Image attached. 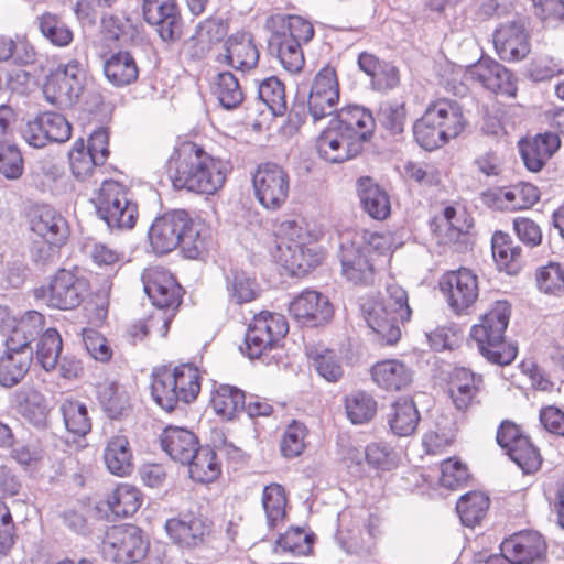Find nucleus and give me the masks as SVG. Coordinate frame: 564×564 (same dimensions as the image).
I'll use <instances>...</instances> for the list:
<instances>
[{"mask_svg": "<svg viewBox=\"0 0 564 564\" xmlns=\"http://www.w3.org/2000/svg\"><path fill=\"white\" fill-rule=\"evenodd\" d=\"M104 462L112 475L119 477L131 475L133 459L130 444L126 436L116 435L108 440L104 449Z\"/></svg>", "mask_w": 564, "mask_h": 564, "instance_id": "36", "label": "nucleus"}, {"mask_svg": "<svg viewBox=\"0 0 564 564\" xmlns=\"http://www.w3.org/2000/svg\"><path fill=\"white\" fill-rule=\"evenodd\" d=\"M306 97L310 116L314 123L333 115L340 97L335 67L326 64L315 74Z\"/></svg>", "mask_w": 564, "mask_h": 564, "instance_id": "13", "label": "nucleus"}, {"mask_svg": "<svg viewBox=\"0 0 564 564\" xmlns=\"http://www.w3.org/2000/svg\"><path fill=\"white\" fill-rule=\"evenodd\" d=\"M562 74H564V65L551 56L533 59L527 67V77L534 83L550 80Z\"/></svg>", "mask_w": 564, "mask_h": 564, "instance_id": "64", "label": "nucleus"}, {"mask_svg": "<svg viewBox=\"0 0 564 564\" xmlns=\"http://www.w3.org/2000/svg\"><path fill=\"white\" fill-rule=\"evenodd\" d=\"M261 503L270 529H275L285 523L289 497L282 485L271 482L265 486L262 491Z\"/></svg>", "mask_w": 564, "mask_h": 564, "instance_id": "37", "label": "nucleus"}, {"mask_svg": "<svg viewBox=\"0 0 564 564\" xmlns=\"http://www.w3.org/2000/svg\"><path fill=\"white\" fill-rule=\"evenodd\" d=\"M370 376L375 384L381 390L399 392L412 384L414 372L403 360L387 358L371 366Z\"/></svg>", "mask_w": 564, "mask_h": 564, "instance_id": "27", "label": "nucleus"}, {"mask_svg": "<svg viewBox=\"0 0 564 564\" xmlns=\"http://www.w3.org/2000/svg\"><path fill=\"white\" fill-rule=\"evenodd\" d=\"M289 312L303 326H319L333 317L334 310L327 296L305 290L290 303Z\"/></svg>", "mask_w": 564, "mask_h": 564, "instance_id": "24", "label": "nucleus"}, {"mask_svg": "<svg viewBox=\"0 0 564 564\" xmlns=\"http://www.w3.org/2000/svg\"><path fill=\"white\" fill-rule=\"evenodd\" d=\"M245 391L227 383L216 386L210 393L209 405L224 421H232L245 410Z\"/></svg>", "mask_w": 564, "mask_h": 564, "instance_id": "32", "label": "nucleus"}, {"mask_svg": "<svg viewBox=\"0 0 564 564\" xmlns=\"http://www.w3.org/2000/svg\"><path fill=\"white\" fill-rule=\"evenodd\" d=\"M368 326L379 336L384 345H395L401 338V326L410 322L412 310L409 295L397 282L386 285L384 293L368 300L362 305Z\"/></svg>", "mask_w": 564, "mask_h": 564, "instance_id": "3", "label": "nucleus"}, {"mask_svg": "<svg viewBox=\"0 0 564 564\" xmlns=\"http://www.w3.org/2000/svg\"><path fill=\"white\" fill-rule=\"evenodd\" d=\"M96 213L110 228L131 229L138 219V205L128 198L127 187L113 180H104L91 198Z\"/></svg>", "mask_w": 564, "mask_h": 564, "instance_id": "6", "label": "nucleus"}, {"mask_svg": "<svg viewBox=\"0 0 564 564\" xmlns=\"http://www.w3.org/2000/svg\"><path fill=\"white\" fill-rule=\"evenodd\" d=\"M37 26L43 37L54 46L66 47L73 42V31L54 13L41 14L37 18Z\"/></svg>", "mask_w": 564, "mask_h": 564, "instance_id": "51", "label": "nucleus"}, {"mask_svg": "<svg viewBox=\"0 0 564 564\" xmlns=\"http://www.w3.org/2000/svg\"><path fill=\"white\" fill-rule=\"evenodd\" d=\"M160 445L171 459L185 464L200 444L198 436L191 430L169 425L160 434Z\"/></svg>", "mask_w": 564, "mask_h": 564, "instance_id": "31", "label": "nucleus"}, {"mask_svg": "<svg viewBox=\"0 0 564 564\" xmlns=\"http://www.w3.org/2000/svg\"><path fill=\"white\" fill-rule=\"evenodd\" d=\"M86 72L76 59L59 64L47 75L43 94L47 101L58 108L75 105L84 91Z\"/></svg>", "mask_w": 564, "mask_h": 564, "instance_id": "7", "label": "nucleus"}, {"mask_svg": "<svg viewBox=\"0 0 564 564\" xmlns=\"http://www.w3.org/2000/svg\"><path fill=\"white\" fill-rule=\"evenodd\" d=\"M286 112V121L282 129L286 133L293 135L299 132L300 128L305 123L307 116L310 115L308 98L306 97V85H304L303 90H301V87L297 86L296 93L291 102V107Z\"/></svg>", "mask_w": 564, "mask_h": 564, "instance_id": "59", "label": "nucleus"}, {"mask_svg": "<svg viewBox=\"0 0 564 564\" xmlns=\"http://www.w3.org/2000/svg\"><path fill=\"white\" fill-rule=\"evenodd\" d=\"M329 122L335 126L348 140L356 142L364 149L376 130V119L372 111L357 104H346L332 115Z\"/></svg>", "mask_w": 564, "mask_h": 564, "instance_id": "16", "label": "nucleus"}, {"mask_svg": "<svg viewBox=\"0 0 564 564\" xmlns=\"http://www.w3.org/2000/svg\"><path fill=\"white\" fill-rule=\"evenodd\" d=\"M344 410L351 424H367L377 415L378 401L368 391L354 390L344 397Z\"/></svg>", "mask_w": 564, "mask_h": 564, "instance_id": "38", "label": "nucleus"}, {"mask_svg": "<svg viewBox=\"0 0 564 564\" xmlns=\"http://www.w3.org/2000/svg\"><path fill=\"white\" fill-rule=\"evenodd\" d=\"M32 362V350H14L6 348L0 357V384L11 388L18 384L28 373Z\"/></svg>", "mask_w": 564, "mask_h": 564, "instance_id": "40", "label": "nucleus"}, {"mask_svg": "<svg viewBox=\"0 0 564 564\" xmlns=\"http://www.w3.org/2000/svg\"><path fill=\"white\" fill-rule=\"evenodd\" d=\"M254 197L265 209H280L289 197L290 176L279 163H260L252 174Z\"/></svg>", "mask_w": 564, "mask_h": 564, "instance_id": "10", "label": "nucleus"}, {"mask_svg": "<svg viewBox=\"0 0 564 564\" xmlns=\"http://www.w3.org/2000/svg\"><path fill=\"white\" fill-rule=\"evenodd\" d=\"M272 33H284L288 39L305 44L314 37L315 30L312 23L303 17L289 14L280 17V26Z\"/></svg>", "mask_w": 564, "mask_h": 564, "instance_id": "57", "label": "nucleus"}, {"mask_svg": "<svg viewBox=\"0 0 564 564\" xmlns=\"http://www.w3.org/2000/svg\"><path fill=\"white\" fill-rule=\"evenodd\" d=\"M315 148L319 159L332 164L350 161L362 153L361 145L341 135L329 121L316 138Z\"/></svg>", "mask_w": 564, "mask_h": 564, "instance_id": "25", "label": "nucleus"}, {"mask_svg": "<svg viewBox=\"0 0 564 564\" xmlns=\"http://www.w3.org/2000/svg\"><path fill=\"white\" fill-rule=\"evenodd\" d=\"M104 74L115 86H124L137 79L139 69L129 52H117L104 61Z\"/></svg>", "mask_w": 564, "mask_h": 564, "instance_id": "42", "label": "nucleus"}, {"mask_svg": "<svg viewBox=\"0 0 564 564\" xmlns=\"http://www.w3.org/2000/svg\"><path fill=\"white\" fill-rule=\"evenodd\" d=\"M458 426L454 419L447 416L441 417L435 429L425 433L423 437V445L426 453L432 455H438L444 453L451 447L457 436Z\"/></svg>", "mask_w": 564, "mask_h": 564, "instance_id": "46", "label": "nucleus"}, {"mask_svg": "<svg viewBox=\"0 0 564 564\" xmlns=\"http://www.w3.org/2000/svg\"><path fill=\"white\" fill-rule=\"evenodd\" d=\"M24 171V161L14 143L0 142V173L7 180H18Z\"/></svg>", "mask_w": 564, "mask_h": 564, "instance_id": "61", "label": "nucleus"}, {"mask_svg": "<svg viewBox=\"0 0 564 564\" xmlns=\"http://www.w3.org/2000/svg\"><path fill=\"white\" fill-rule=\"evenodd\" d=\"M279 235L289 243L286 247H307L317 242L323 236L319 228H310L307 223L300 224L296 220H284L280 224Z\"/></svg>", "mask_w": 564, "mask_h": 564, "instance_id": "52", "label": "nucleus"}, {"mask_svg": "<svg viewBox=\"0 0 564 564\" xmlns=\"http://www.w3.org/2000/svg\"><path fill=\"white\" fill-rule=\"evenodd\" d=\"M185 464L188 466L189 477L196 482H213L221 474V463L216 451L209 445H199Z\"/></svg>", "mask_w": 564, "mask_h": 564, "instance_id": "35", "label": "nucleus"}, {"mask_svg": "<svg viewBox=\"0 0 564 564\" xmlns=\"http://www.w3.org/2000/svg\"><path fill=\"white\" fill-rule=\"evenodd\" d=\"M202 382L203 371L193 362L161 366L151 375L150 392L158 405L172 412L180 402L191 404L196 401Z\"/></svg>", "mask_w": 564, "mask_h": 564, "instance_id": "4", "label": "nucleus"}, {"mask_svg": "<svg viewBox=\"0 0 564 564\" xmlns=\"http://www.w3.org/2000/svg\"><path fill=\"white\" fill-rule=\"evenodd\" d=\"M484 380L479 375L469 369H456L448 381V395L454 406L466 412L474 404L479 403V393L482 390Z\"/></svg>", "mask_w": 564, "mask_h": 564, "instance_id": "28", "label": "nucleus"}, {"mask_svg": "<svg viewBox=\"0 0 564 564\" xmlns=\"http://www.w3.org/2000/svg\"><path fill=\"white\" fill-rule=\"evenodd\" d=\"M440 290L445 295L448 306L456 313L463 314L478 299V279L470 270L460 268L443 274Z\"/></svg>", "mask_w": 564, "mask_h": 564, "instance_id": "17", "label": "nucleus"}, {"mask_svg": "<svg viewBox=\"0 0 564 564\" xmlns=\"http://www.w3.org/2000/svg\"><path fill=\"white\" fill-rule=\"evenodd\" d=\"M213 94L225 110L237 109L245 99V94L236 75L230 70L219 72L215 79Z\"/></svg>", "mask_w": 564, "mask_h": 564, "instance_id": "45", "label": "nucleus"}, {"mask_svg": "<svg viewBox=\"0 0 564 564\" xmlns=\"http://www.w3.org/2000/svg\"><path fill=\"white\" fill-rule=\"evenodd\" d=\"M465 75L496 95L514 97L518 90V80L513 73L485 53L467 65Z\"/></svg>", "mask_w": 564, "mask_h": 564, "instance_id": "15", "label": "nucleus"}, {"mask_svg": "<svg viewBox=\"0 0 564 564\" xmlns=\"http://www.w3.org/2000/svg\"><path fill=\"white\" fill-rule=\"evenodd\" d=\"M388 249H339L343 276L355 285H368L373 282L379 263L391 259Z\"/></svg>", "mask_w": 564, "mask_h": 564, "instance_id": "14", "label": "nucleus"}, {"mask_svg": "<svg viewBox=\"0 0 564 564\" xmlns=\"http://www.w3.org/2000/svg\"><path fill=\"white\" fill-rule=\"evenodd\" d=\"M147 236L150 247H208L213 227L186 209H171L153 219Z\"/></svg>", "mask_w": 564, "mask_h": 564, "instance_id": "2", "label": "nucleus"}, {"mask_svg": "<svg viewBox=\"0 0 564 564\" xmlns=\"http://www.w3.org/2000/svg\"><path fill=\"white\" fill-rule=\"evenodd\" d=\"M288 332L289 324L282 314L261 311L252 317L248 326L245 354L251 359L260 358L276 348Z\"/></svg>", "mask_w": 564, "mask_h": 564, "instance_id": "8", "label": "nucleus"}, {"mask_svg": "<svg viewBox=\"0 0 564 564\" xmlns=\"http://www.w3.org/2000/svg\"><path fill=\"white\" fill-rule=\"evenodd\" d=\"M308 430L304 423L293 420L284 430L280 442V451L285 458L301 456L307 445Z\"/></svg>", "mask_w": 564, "mask_h": 564, "instance_id": "54", "label": "nucleus"}, {"mask_svg": "<svg viewBox=\"0 0 564 564\" xmlns=\"http://www.w3.org/2000/svg\"><path fill=\"white\" fill-rule=\"evenodd\" d=\"M315 534L301 527H290L276 540V547L294 556H307L313 552Z\"/></svg>", "mask_w": 564, "mask_h": 564, "instance_id": "50", "label": "nucleus"}, {"mask_svg": "<svg viewBox=\"0 0 564 564\" xmlns=\"http://www.w3.org/2000/svg\"><path fill=\"white\" fill-rule=\"evenodd\" d=\"M470 478L468 466L459 457H449L441 463L440 482L449 489H458Z\"/></svg>", "mask_w": 564, "mask_h": 564, "instance_id": "58", "label": "nucleus"}, {"mask_svg": "<svg viewBox=\"0 0 564 564\" xmlns=\"http://www.w3.org/2000/svg\"><path fill=\"white\" fill-rule=\"evenodd\" d=\"M267 48L270 55L279 58L282 67L289 73H299L305 65L302 43L288 39L284 33L271 32Z\"/></svg>", "mask_w": 564, "mask_h": 564, "instance_id": "34", "label": "nucleus"}, {"mask_svg": "<svg viewBox=\"0 0 564 564\" xmlns=\"http://www.w3.org/2000/svg\"><path fill=\"white\" fill-rule=\"evenodd\" d=\"M63 341L59 333L55 328H48L41 336L37 348L36 359L46 371L54 369L62 352Z\"/></svg>", "mask_w": 564, "mask_h": 564, "instance_id": "55", "label": "nucleus"}, {"mask_svg": "<svg viewBox=\"0 0 564 564\" xmlns=\"http://www.w3.org/2000/svg\"><path fill=\"white\" fill-rule=\"evenodd\" d=\"M510 316V303L506 300L496 301L470 328V338L476 343L480 355L491 364L508 366L518 356V346L506 340L505 336Z\"/></svg>", "mask_w": 564, "mask_h": 564, "instance_id": "5", "label": "nucleus"}, {"mask_svg": "<svg viewBox=\"0 0 564 564\" xmlns=\"http://www.w3.org/2000/svg\"><path fill=\"white\" fill-rule=\"evenodd\" d=\"M102 552L113 563H137L141 554V530L130 524L112 527L106 533Z\"/></svg>", "mask_w": 564, "mask_h": 564, "instance_id": "19", "label": "nucleus"}, {"mask_svg": "<svg viewBox=\"0 0 564 564\" xmlns=\"http://www.w3.org/2000/svg\"><path fill=\"white\" fill-rule=\"evenodd\" d=\"M413 137L417 145L426 151H434L447 143V138L441 135V128L424 112L412 127Z\"/></svg>", "mask_w": 564, "mask_h": 564, "instance_id": "53", "label": "nucleus"}, {"mask_svg": "<svg viewBox=\"0 0 564 564\" xmlns=\"http://www.w3.org/2000/svg\"><path fill=\"white\" fill-rule=\"evenodd\" d=\"M500 550L517 564H543L547 558L549 545L541 532L524 529L505 538Z\"/></svg>", "mask_w": 564, "mask_h": 564, "instance_id": "18", "label": "nucleus"}, {"mask_svg": "<svg viewBox=\"0 0 564 564\" xmlns=\"http://www.w3.org/2000/svg\"><path fill=\"white\" fill-rule=\"evenodd\" d=\"M508 456L522 469L524 474L536 473L543 463L540 449L529 437L523 444L511 449Z\"/></svg>", "mask_w": 564, "mask_h": 564, "instance_id": "60", "label": "nucleus"}, {"mask_svg": "<svg viewBox=\"0 0 564 564\" xmlns=\"http://www.w3.org/2000/svg\"><path fill=\"white\" fill-rule=\"evenodd\" d=\"M310 365L328 382H338L344 377V366L338 354L326 347H312L307 350Z\"/></svg>", "mask_w": 564, "mask_h": 564, "instance_id": "41", "label": "nucleus"}, {"mask_svg": "<svg viewBox=\"0 0 564 564\" xmlns=\"http://www.w3.org/2000/svg\"><path fill=\"white\" fill-rule=\"evenodd\" d=\"M560 148L558 133L550 131L536 133L533 138L523 137L518 141L520 159L531 173L541 172Z\"/></svg>", "mask_w": 564, "mask_h": 564, "instance_id": "23", "label": "nucleus"}, {"mask_svg": "<svg viewBox=\"0 0 564 564\" xmlns=\"http://www.w3.org/2000/svg\"><path fill=\"white\" fill-rule=\"evenodd\" d=\"M143 291L153 306L175 311L182 303L183 288L175 276L165 269L154 268L147 271Z\"/></svg>", "mask_w": 564, "mask_h": 564, "instance_id": "21", "label": "nucleus"}, {"mask_svg": "<svg viewBox=\"0 0 564 564\" xmlns=\"http://www.w3.org/2000/svg\"><path fill=\"white\" fill-rule=\"evenodd\" d=\"M61 413L69 433L85 436L91 430V419L86 404L75 398H66L61 403Z\"/></svg>", "mask_w": 564, "mask_h": 564, "instance_id": "47", "label": "nucleus"}, {"mask_svg": "<svg viewBox=\"0 0 564 564\" xmlns=\"http://www.w3.org/2000/svg\"><path fill=\"white\" fill-rule=\"evenodd\" d=\"M278 265L290 276L303 278L325 260L323 249H276Z\"/></svg>", "mask_w": 564, "mask_h": 564, "instance_id": "30", "label": "nucleus"}, {"mask_svg": "<svg viewBox=\"0 0 564 564\" xmlns=\"http://www.w3.org/2000/svg\"><path fill=\"white\" fill-rule=\"evenodd\" d=\"M494 47L500 59L516 62L530 52L529 36L521 20L501 23L492 34Z\"/></svg>", "mask_w": 564, "mask_h": 564, "instance_id": "22", "label": "nucleus"}, {"mask_svg": "<svg viewBox=\"0 0 564 564\" xmlns=\"http://www.w3.org/2000/svg\"><path fill=\"white\" fill-rule=\"evenodd\" d=\"M377 116L379 123L389 135L397 138L403 134L408 116L404 102H387L380 107Z\"/></svg>", "mask_w": 564, "mask_h": 564, "instance_id": "56", "label": "nucleus"}, {"mask_svg": "<svg viewBox=\"0 0 564 564\" xmlns=\"http://www.w3.org/2000/svg\"><path fill=\"white\" fill-rule=\"evenodd\" d=\"M258 83L257 98L271 111L273 117L284 116L288 111L285 86L274 76H268Z\"/></svg>", "mask_w": 564, "mask_h": 564, "instance_id": "44", "label": "nucleus"}, {"mask_svg": "<svg viewBox=\"0 0 564 564\" xmlns=\"http://www.w3.org/2000/svg\"><path fill=\"white\" fill-rule=\"evenodd\" d=\"M224 62L241 72L256 68L259 63V48L251 32L240 30L230 34L224 42Z\"/></svg>", "mask_w": 564, "mask_h": 564, "instance_id": "26", "label": "nucleus"}, {"mask_svg": "<svg viewBox=\"0 0 564 564\" xmlns=\"http://www.w3.org/2000/svg\"><path fill=\"white\" fill-rule=\"evenodd\" d=\"M90 289L89 281L78 268L59 269L52 276L46 288L42 289L47 305L57 310L78 307Z\"/></svg>", "mask_w": 564, "mask_h": 564, "instance_id": "9", "label": "nucleus"}, {"mask_svg": "<svg viewBox=\"0 0 564 564\" xmlns=\"http://www.w3.org/2000/svg\"><path fill=\"white\" fill-rule=\"evenodd\" d=\"M143 22L163 43L174 44L183 36L184 20L177 0H143Z\"/></svg>", "mask_w": 564, "mask_h": 564, "instance_id": "11", "label": "nucleus"}, {"mask_svg": "<svg viewBox=\"0 0 564 564\" xmlns=\"http://www.w3.org/2000/svg\"><path fill=\"white\" fill-rule=\"evenodd\" d=\"M536 284L546 294H560L564 291V268L557 262H550L539 269Z\"/></svg>", "mask_w": 564, "mask_h": 564, "instance_id": "63", "label": "nucleus"}, {"mask_svg": "<svg viewBox=\"0 0 564 564\" xmlns=\"http://www.w3.org/2000/svg\"><path fill=\"white\" fill-rule=\"evenodd\" d=\"M174 315L175 311L154 306L152 311L148 313L143 323V336L164 338L170 330Z\"/></svg>", "mask_w": 564, "mask_h": 564, "instance_id": "62", "label": "nucleus"}, {"mask_svg": "<svg viewBox=\"0 0 564 564\" xmlns=\"http://www.w3.org/2000/svg\"><path fill=\"white\" fill-rule=\"evenodd\" d=\"M172 542L182 549H196L204 545L213 534V522L199 512H180L169 518L164 524Z\"/></svg>", "mask_w": 564, "mask_h": 564, "instance_id": "12", "label": "nucleus"}, {"mask_svg": "<svg viewBox=\"0 0 564 564\" xmlns=\"http://www.w3.org/2000/svg\"><path fill=\"white\" fill-rule=\"evenodd\" d=\"M356 191L360 206L369 217L376 220H383L390 216V196L371 176L364 175L358 177Z\"/></svg>", "mask_w": 564, "mask_h": 564, "instance_id": "29", "label": "nucleus"}, {"mask_svg": "<svg viewBox=\"0 0 564 564\" xmlns=\"http://www.w3.org/2000/svg\"><path fill=\"white\" fill-rule=\"evenodd\" d=\"M97 400L111 419H118L130 409V398L116 382H102L97 387Z\"/></svg>", "mask_w": 564, "mask_h": 564, "instance_id": "48", "label": "nucleus"}, {"mask_svg": "<svg viewBox=\"0 0 564 564\" xmlns=\"http://www.w3.org/2000/svg\"><path fill=\"white\" fill-rule=\"evenodd\" d=\"M106 505L118 517L133 516L141 506L139 489L128 484H120L107 496Z\"/></svg>", "mask_w": 564, "mask_h": 564, "instance_id": "49", "label": "nucleus"}, {"mask_svg": "<svg viewBox=\"0 0 564 564\" xmlns=\"http://www.w3.org/2000/svg\"><path fill=\"white\" fill-rule=\"evenodd\" d=\"M164 169L175 191L213 195L225 185L232 165L203 145L178 137Z\"/></svg>", "mask_w": 564, "mask_h": 564, "instance_id": "1", "label": "nucleus"}, {"mask_svg": "<svg viewBox=\"0 0 564 564\" xmlns=\"http://www.w3.org/2000/svg\"><path fill=\"white\" fill-rule=\"evenodd\" d=\"M30 228L48 247H63L69 229L65 218L50 205H34L29 210Z\"/></svg>", "mask_w": 564, "mask_h": 564, "instance_id": "20", "label": "nucleus"}, {"mask_svg": "<svg viewBox=\"0 0 564 564\" xmlns=\"http://www.w3.org/2000/svg\"><path fill=\"white\" fill-rule=\"evenodd\" d=\"M489 507L490 499L481 491H469L463 495L456 503L462 523L470 528L478 525L486 518Z\"/></svg>", "mask_w": 564, "mask_h": 564, "instance_id": "43", "label": "nucleus"}, {"mask_svg": "<svg viewBox=\"0 0 564 564\" xmlns=\"http://www.w3.org/2000/svg\"><path fill=\"white\" fill-rule=\"evenodd\" d=\"M366 536L343 535L347 552L361 557L372 556L377 551V541L382 535V519L378 514H369L364 524Z\"/></svg>", "mask_w": 564, "mask_h": 564, "instance_id": "39", "label": "nucleus"}, {"mask_svg": "<svg viewBox=\"0 0 564 564\" xmlns=\"http://www.w3.org/2000/svg\"><path fill=\"white\" fill-rule=\"evenodd\" d=\"M420 420V412L411 398L397 399L391 403L387 413L389 429L399 437L412 435L416 431Z\"/></svg>", "mask_w": 564, "mask_h": 564, "instance_id": "33", "label": "nucleus"}]
</instances>
